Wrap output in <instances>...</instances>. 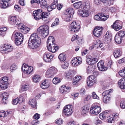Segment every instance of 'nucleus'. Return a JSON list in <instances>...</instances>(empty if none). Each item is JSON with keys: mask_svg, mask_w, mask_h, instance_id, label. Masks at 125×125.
Masks as SVG:
<instances>
[{"mask_svg": "<svg viewBox=\"0 0 125 125\" xmlns=\"http://www.w3.org/2000/svg\"><path fill=\"white\" fill-rule=\"evenodd\" d=\"M101 109L100 106L94 104L91 108L90 113L93 114L97 115L100 112Z\"/></svg>", "mask_w": 125, "mask_h": 125, "instance_id": "423d86ee", "label": "nucleus"}, {"mask_svg": "<svg viewBox=\"0 0 125 125\" xmlns=\"http://www.w3.org/2000/svg\"><path fill=\"white\" fill-rule=\"evenodd\" d=\"M90 5L89 2H86L83 6V9L84 10L88 11L90 10Z\"/></svg>", "mask_w": 125, "mask_h": 125, "instance_id": "cd10ccee", "label": "nucleus"}, {"mask_svg": "<svg viewBox=\"0 0 125 125\" xmlns=\"http://www.w3.org/2000/svg\"><path fill=\"white\" fill-rule=\"evenodd\" d=\"M47 48L49 51L52 52H55L58 48L57 46L55 45V44L53 46H47Z\"/></svg>", "mask_w": 125, "mask_h": 125, "instance_id": "5701e85b", "label": "nucleus"}, {"mask_svg": "<svg viewBox=\"0 0 125 125\" xmlns=\"http://www.w3.org/2000/svg\"><path fill=\"white\" fill-rule=\"evenodd\" d=\"M102 2L106 6H108L113 4V2L111 0H101Z\"/></svg>", "mask_w": 125, "mask_h": 125, "instance_id": "7c9ffc66", "label": "nucleus"}, {"mask_svg": "<svg viewBox=\"0 0 125 125\" xmlns=\"http://www.w3.org/2000/svg\"><path fill=\"white\" fill-rule=\"evenodd\" d=\"M11 2L10 0H2L0 1V7L1 8L5 9L11 5Z\"/></svg>", "mask_w": 125, "mask_h": 125, "instance_id": "ddd939ff", "label": "nucleus"}, {"mask_svg": "<svg viewBox=\"0 0 125 125\" xmlns=\"http://www.w3.org/2000/svg\"><path fill=\"white\" fill-rule=\"evenodd\" d=\"M122 40V38L116 34L115 37V40L116 42L118 44L121 43Z\"/></svg>", "mask_w": 125, "mask_h": 125, "instance_id": "bb28decb", "label": "nucleus"}, {"mask_svg": "<svg viewBox=\"0 0 125 125\" xmlns=\"http://www.w3.org/2000/svg\"><path fill=\"white\" fill-rule=\"evenodd\" d=\"M24 68H28V70H26V73L27 74H29L32 72L33 70V68L32 66L29 67L26 64H25L24 65Z\"/></svg>", "mask_w": 125, "mask_h": 125, "instance_id": "393cba45", "label": "nucleus"}, {"mask_svg": "<svg viewBox=\"0 0 125 125\" xmlns=\"http://www.w3.org/2000/svg\"><path fill=\"white\" fill-rule=\"evenodd\" d=\"M121 107L122 108H125V100H123L121 102L120 104Z\"/></svg>", "mask_w": 125, "mask_h": 125, "instance_id": "bf43d9fd", "label": "nucleus"}, {"mask_svg": "<svg viewBox=\"0 0 125 125\" xmlns=\"http://www.w3.org/2000/svg\"><path fill=\"white\" fill-rule=\"evenodd\" d=\"M2 97L3 98H5V99H7L8 98V94L7 93H4L2 94Z\"/></svg>", "mask_w": 125, "mask_h": 125, "instance_id": "774afa93", "label": "nucleus"}, {"mask_svg": "<svg viewBox=\"0 0 125 125\" xmlns=\"http://www.w3.org/2000/svg\"><path fill=\"white\" fill-rule=\"evenodd\" d=\"M40 6L42 8L43 7H46L47 5L46 2L45 0H42L40 2Z\"/></svg>", "mask_w": 125, "mask_h": 125, "instance_id": "79ce46f5", "label": "nucleus"}, {"mask_svg": "<svg viewBox=\"0 0 125 125\" xmlns=\"http://www.w3.org/2000/svg\"><path fill=\"white\" fill-rule=\"evenodd\" d=\"M59 23V19L56 18L55 19L54 22H53L51 25V27H53L56 25L58 24Z\"/></svg>", "mask_w": 125, "mask_h": 125, "instance_id": "8fccbe9b", "label": "nucleus"}, {"mask_svg": "<svg viewBox=\"0 0 125 125\" xmlns=\"http://www.w3.org/2000/svg\"><path fill=\"white\" fill-rule=\"evenodd\" d=\"M48 69L53 75L55 74L57 72V69L53 67L50 68Z\"/></svg>", "mask_w": 125, "mask_h": 125, "instance_id": "473e14b6", "label": "nucleus"}, {"mask_svg": "<svg viewBox=\"0 0 125 125\" xmlns=\"http://www.w3.org/2000/svg\"><path fill=\"white\" fill-rule=\"evenodd\" d=\"M53 55H51V53L48 52H46L43 55V58L46 59L47 57H49L51 58H52Z\"/></svg>", "mask_w": 125, "mask_h": 125, "instance_id": "ea45409f", "label": "nucleus"}, {"mask_svg": "<svg viewBox=\"0 0 125 125\" xmlns=\"http://www.w3.org/2000/svg\"><path fill=\"white\" fill-rule=\"evenodd\" d=\"M111 99L109 96H104L103 100L104 103L108 104L109 103Z\"/></svg>", "mask_w": 125, "mask_h": 125, "instance_id": "f704fd0d", "label": "nucleus"}, {"mask_svg": "<svg viewBox=\"0 0 125 125\" xmlns=\"http://www.w3.org/2000/svg\"><path fill=\"white\" fill-rule=\"evenodd\" d=\"M16 68V66L15 64H12L10 68V69L11 71H11H12V70H15Z\"/></svg>", "mask_w": 125, "mask_h": 125, "instance_id": "69168bd1", "label": "nucleus"}, {"mask_svg": "<svg viewBox=\"0 0 125 125\" xmlns=\"http://www.w3.org/2000/svg\"><path fill=\"white\" fill-rule=\"evenodd\" d=\"M82 3L81 1L77 2L73 4V6L75 8L78 9L80 8L82 6Z\"/></svg>", "mask_w": 125, "mask_h": 125, "instance_id": "72a5a7b5", "label": "nucleus"}, {"mask_svg": "<svg viewBox=\"0 0 125 125\" xmlns=\"http://www.w3.org/2000/svg\"><path fill=\"white\" fill-rule=\"evenodd\" d=\"M107 118H108L107 119L108 120V122L109 123H114V118L113 117H111L110 116H108V117H107Z\"/></svg>", "mask_w": 125, "mask_h": 125, "instance_id": "13d9d810", "label": "nucleus"}, {"mask_svg": "<svg viewBox=\"0 0 125 125\" xmlns=\"http://www.w3.org/2000/svg\"><path fill=\"white\" fill-rule=\"evenodd\" d=\"M41 79L40 75L37 74H35L33 77V80L35 83H37Z\"/></svg>", "mask_w": 125, "mask_h": 125, "instance_id": "c756f323", "label": "nucleus"}, {"mask_svg": "<svg viewBox=\"0 0 125 125\" xmlns=\"http://www.w3.org/2000/svg\"><path fill=\"white\" fill-rule=\"evenodd\" d=\"M103 28L100 26H97L94 29L93 33L94 35L97 37H100L102 33Z\"/></svg>", "mask_w": 125, "mask_h": 125, "instance_id": "9b49d317", "label": "nucleus"}, {"mask_svg": "<svg viewBox=\"0 0 125 125\" xmlns=\"http://www.w3.org/2000/svg\"><path fill=\"white\" fill-rule=\"evenodd\" d=\"M55 40L53 37L52 36H49L47 41V42L48 44L49 43V42H52V41H54Z\"/></svg>", "mask_w": 125, "mask_h": 125, "instance_id": "6e6d98bb", "label": "nucleus"}, {"mask_svg": "<svg viewBox=\"0 0 125 125\" xmlns=\"http://www.w3.org/2000/svg\"><path fill=\"white\" fill-rule=\"evenodd\" d=\"M42 12V11L41 9H38L34 11L33 12V14L35 19L38 20L41 19Z\"/></svg>", "mask_w": 125, "mask_h": 125, "instance_id": "f8f14e48", "label": "nucleus"}, {"mask_svg": "<svg viewBox=\"0 0 125 125\" xmlns=\"http://www.w3.org/2000/svg\"><path fill=\"white\" fill-rule=\"evenodd\" d=\"M85 89L84 88H82L80 92V94L82 95H84L85 93Z\"/></svg>", "mask_w": 125, "mask_h": 125, "instance_id": "338daca9", "label": "nucleus"}, {"mask_svg": "<svg viewBox=\"0 0 125 125\" xmlns=\"http://www.w3.org/2000/svg\"><path fill=\"white\" fill-rule=\"evenodd\" d=\"M118 84L119 87L121 89H125V78L119 80Z\"/></svg>", "mask_w": 125, "mask_h": 125, "instance_id": "aec40b11", "label": "nucleus"}, {"mask_svg": "<svg viewBox=\"0 0 125 125\" xmlns=\"http://www.w3.org/2000/svg\"><path fill=\"white\" fill-rule=\"evenodd\" d=\"M72 107V106L70 105H68L64 107L63 111L66 115L68 116L72 114L73 112Z\"/></svg>", "mask_w": 125, "mask_h": 125, "instance_id": "1a4fd4ad", "label": "nucleus"}, {"mask_svg": "<svg viewBox=\"0 0 125 125\" xmlns=\"http://www.w3.org/2000/svg\"><path fill=\"white\" fill-rule=\"evenodd\" d=\"M93 66L91 65H90L88 66L87 68V73H91L93 71Z\"/></svg>", "mask_w": 125, "mask_h": 125, "instance_id": "5fc2aeb1", "label": "nucleus"}, {"mask_svg": "<svg viewBox=\"0 0 125 125\" xmlns=\"http://www.w3.org/2000/svg\"><path fill=\"white\" fill-rule=\"evenodd\" d=\"M74 13V11L73 9L72 8H69L66 10L65 14L73 16Z\"/></svg>", "mask_w": 125, "mask_h": 125, "instance_id": "b1692460", "label": "nucleus"}, {"mask_svg": "<svg viewBox=\"0 0 125 125\" xmlns=\"http://www.w3.org/2000/svg\"><path fill=\"white\" fill-rule=\"evenodd\" d=\"M63 122V121L62 119L59 118L56 119L55 121V123L57 124L61 125Z\"/></svg>", "mask_w": 125, "mask_h": 125, "instance_id": "603ef678", "label": "nucleus"}, {"mask_svg": "<svg viewBox=\"0 0 125 125\" xmlns=\"http://www.w3.org/2000/svg\"><path fill=\"white\" fill-rule=\"evenodd\" d=\"M104 63L103 61H100L97 63V66L98 69L102 71H104L107 70V68L104 65Z\"/></svg>", "mask_w": 125, "mask_h": 125, "instance_id": "dca6fc26", "label": "nucleus"}, {"mask_svg": "<svg viewBox=\"0 0 125 125\" xmlns=\"http://www.w3.org/2000/svg\"><path fill=\"white\" fill-rule=\"evenodd\" d=\"M81 78V76L79 77L78 76H76L73 78V84L75 85L80 80Z\"/></svg>", "mask_w": 125, "mask_h": 125, "instance_id": "c9c22d12", "label": "nucleus"}, {"mask_svg": "<svg viewBox=\"0 0 125 125\" xmlns=\"http://www.w3.org/2000/svg\"><path fill=\"white\" fill-rule=\"evenodd\" d=\"M78 14L82 17H86L89 15L88 11L85 10H79L77 12Z\"/></svg>", "mask_w": 125, "mask_h": 125, "instance_id": "2eb2a0df", "label": "nucleus"}, {"mask_svg": "<svg viewBox=\"0 0 125 125\" xmlns=\"http://www.w3.org/2000/svg\"><path fill=\"white\" fill-rule=\"evenodd\" d=\"M92 97L94 99H98L99 98V97L94 92H93L92 93Z\"/></svg>", "mask_w": 125, "mask_h": 125, "instance_id": "864d4df0", "label": "nucleus"}, {"mask_svg": "<svg viewBox=\"0 0 125 125\" xmlns=\"http://www.w3.org/2000/svg\"><path fill=\"white\" fill-rule=\"evenodd\" d=\"M50 14V13L47 12H42L41 19H42V20H43L44 19L47 18Z\"/></svg>", "mask_w": 125, "mask_h": 125, "instance_id": "e433bc0d", "label": "nucleus"}, {"mask_svg": "<svg viewBox=\"0 0 125 125\" xmlns=\"http://www.w3.org/2000/svg\"><path fill=\"white\" fill-rule=\"evenodd\" d=\"M116 34L123 38L125 35V32L123 31H121L118 32V34Z\"/></svg>", "mask_w": 125, "mask_h": 125, "instance_id": "a18cd8bd", "label": "nucleus"}, {"mask_svg": "<svg viewBox=\"0 0 125 125\" xmlns=\"http://www.w3.org/2000/svg\"><path fill=\"white\" fill-rule=\"evenodd\" d=\"M8 20L10 23L11 25L15 24L16 25L17 24L19 25V26H21V27H20V29H23L24 30H26L27 33L30 30V28L27 27L25 29V28L23 27L22 25L20 24V20L17 19L15 16H10L8 17Z\"/></svg>", "mask_w": 125, "mask_h": 125, "instance_id": "f03ea898", "label": "nucleus"}, {"mask_svg": "<svg viewBox=\"0 0 125 125\" xmlns=\"http://www.w3.org/2000/svg\"><path fill=\"white\" fill-rule=\"evenodd\" d=\"M8 78L6 77H2L0 81V87L2 89H5L8 87Z\"/></svg>", "mask_w": 125, "mask_h": 125, "instance_id": "6e6552de", "label": "nucleus"}, {"mask_svg": "<svg viewBox=\"0 0 125 125\" xmlns=\"http://www.w3.org/2000/svg\"><path fill=\"white\" fill-rule=\"evenodd\" d=\"M41 42V38L37 33L32 34L28 41V46L30 48L35 49L39 46Z\"/></svg>", "mask_w": 125, "mask_h": 125, "instance_id": "f257e3e1", "label": "nucleus"}, {"mask_svg": "<svg viewBox=\"0 0 125 125\" xmlns=\"http://www.w3.org/2000/svg\"><path fill=\"white\" fill-rule=\"evenodd\" d=\"M53 75L48 69L46 72V77H51Z\"/></svg>", "mask_w": 125, "mask_h": 125, "instance_id": "3c124183", "label": "nucleus"}, {"mask_svg": "<svg viewBox=\"0 0 125 125\" xmlns=\"http://www.w3.org/2000/svg\"><path fill=\"white\" fill-rule=\"evenodd\" d=\"M62 88L61 89V92L62 93L65 94L66 93H68L70 91L71 88L69 87H66L65 85H63L62 86Z\"/></svg>", "mask_w": 125, "mask_h": 125, "instance_id": "4be33fe9", "label": "nucleus"}, {"mask_svg": "<svg viewBox=\"0 0 125 125\" xmlns=\"http://www.w3.org/2000/svg\"><path fill=\"white\" fill-rule=\"evenodd\" d=\"M82 114H86L88 112L89 110V108L86 106L83 107L82 108Z\"/></svg>", "mask_w": 125, "mask_h": 125, "instance_id": "4c0bfd02", "label": "nucleus"}, {"mask_svg": "<svg viewBox=\"0 0 125 125\" xmlns=\"http://www.w3.org/2000/svg\"><path fill=\"white\" fill-rule=\"evenodd\" d=\"M49 27L47 25H44L40 26L38 29V33L41 35L46 36L48 34Z\"/></svg>", "mask_w": 125, "mask_h": 125, "instance_id": "20e7f679", "label": "nucleus"}, {"mask_svg": "<svg viewBox=\"0 0 125 125\" xmlns=\"http://www.w3.org/2000/svg\"><path fill=\"white\" fill-rule=\"evenodd\" d=\"M60 79L59 78L56 77L54 78L52 80L53 83L55 84H56L57 83L60 82Z\"/></svg>", "mask_w": 125, "mask_h": 125, "instance_id": "de8ad7c7", "label": "nucleus"}, {"mask_svg": "<svg viewBox=\"0 0 125 125\" xmlns=\"http://www.w3.org/2000/svg\"><path fill=\"white\" fill-rule=\"evenodd\" d=\"M80 28L79 24H77L76 22H73L70 24L69 30L72 32H76Z\"/></svg>", "mask_w": 125, "mask_h": 125, "instance_id": "39448f33", "label": "nucleus"}, {"mask_svg": "<svg viewBox=\"0 0 125 125\" xmlns=\"http://www.w3.org/2000/svg\"><path fill=\"white\" fill-rule=\"evenodd\" d=\"M93 78H94V76H91L88 77L87 80V83L88 86L91 87L93 86L94 83H95V82Z\"/></svg>", "mask_w": 125, "mask_h": 125, "instance_id": "4468645a", "label": "nucleus"}, {"mask_svg": "<svg viewBox=\"0 0 125 125\" xmlns=\"http://www.w3.org/2000/svg\"><path fill=\"white\" fill-rule=\"evenodd\" d=\"M46 80H45L41 85V87L43 89H45L48 88L50 86L49 83L46 82Z\"/></svg>", "mask_w": 125, "mask_h": 125, "instance_id": "a878e982", "label": "nucleus"}, {"mask_svg": "<svg viewBox=\"0 0 125 125\" xmlns=\"http://www.w3.org/2000/svg\"><path fill=\"white\" fill-rule=\"evenodd\" d=\"M29 104L31 105L32 107L33 108H35L36 106V102L35 99H31L29 101Z\"/></svg>", "mask_w": 125, "mask_h": 125, "instance_id": "c85d7f7f", "label": "nucleus"}, {"mask_svg": "<svg viewBox=\"0 0 125 125\" xmlns=\"http://www.w3.org/2000/svg\"><path fill=\"white\" fill-rule=\"evenodd\" d=\"M111 35L106 33L103 38V42L105 43H108L111 42Z\"/></svg>", "mask_w": 125, "mask_h": 125, "instance_id": "f3484780", "label": "nucleus"}, {"mask_svg": "<svg viewBox=\"0 0 125 125\" xmlns=\"http://www.w3.org/2000/svg\"><path fill=\"white\" fill-rule=\"evenodd\" d=\"M58 58L60 61L63 62L65 60L66 56L65 54L61 53L59 55Z\"/></svg>", "mask_w": 125, "mask_h": 125, "instance_id": "2f4dec72", "label": "nucleus"}, {"mask_svg": "<svg viewBox=\"0 0 125 125\" xmlns=\"http://www.w3.org/2000/svg\"><path fill=\"white\" fill-rule=\"evenodd\" d=\"M12 49V46L7 45H2L0 47V51L2 53H7L8 52L11 51Z\"/></svg>", "mask_w": 125, "mask_h": 125, "instance_id": "0eeeda50", "label": "nucleus"}, {"mask_svg": "<svg viewBox=\"0 0 125 125\" xmlns=\"http://www.w3.org/2000/svg\"><path fill=\"white\" fill-rule=\"evenodd\" d=\"M24 100V99L23 98V95H20L19 97V98L18 100V103L20 104L22 102H23Z\"/></svg>", "mask_w": 125, "mask_h": 125, "instance_id": "4d7b16f0", "label": "nucleus"}, {"mask_svg": "<svg viewBox=\"0 0 125 125\" xmlns=\"http://www.w3.org/2000/svg\"><path fill=\"white\" fill-rule=\"evenodd\" d=\"M79 58V57H76L72 60L71 63H72V65L75 67L77 66L81 62V60L77 61V60H78Z\"/></svg>", "mask_w": 125, "mask_h": 125, "instance_id": "a211bd4d", "label": "nucleus"}, {"mask_svg": "<svg viewBox=\"0 0 125 125\" xmlns=\"http://www.w3.org/2000/svg\"><path fill=\"white\" fill-rule=\"evenodd\" d=\"M19 98H17L13 99V100L12 104L14 105L18 103Z\"/></svg>", "mask_w": 125, "mask_h": 125, "instance_id": "680f3d73", "label": "nucleus"}, {"mask_svg": "<svg viewBox=\"0 0 125 125\" xmlns=\"http://www.w3.org/2000/svg\"><path fill=\"white\" fill-rule=\"evenodd\" d=\"M91 56L87 57L86 61L89 64L92 65L95 63L97 62V59H92L90 58Z\"/></svg>", "mask_w": 125, "mask_h": 125, "instance_id": "6ab92c4d", "label": "nucleus"}, {"mask_svg": "<svg viewBox=\"0 0 125 125\" xmlns=\"http://www.w3.org/2000/svg\"><path fill=\"white\" fill-rule=\"evenodd\" d=\"M29 87V85L27 84H25L24 85L22 86L21 88V89L23 91H26L28 89Z\"/></svg>", "mask_w": 125, "mask_h": 125, "instance_id": "37998d69", "label": "nucleus"}, {"mask_svg": "<svg viewBox=\"0 0 125 125\" xmlns=\"http://www.w3.org/2000/svg\"><path fill=\"white\" fill-rule=\"evenodd\" d=\"M119 73L121 77L125 76V73L124 69L120 71L119 72Z\"/></svg>", "mask_w": 125, "mask_h": 125, "instance_id": "052dcab7", "label": "nucleus"}, {"mask_svg": "<svg viewBox=\"0 0 125 125\" xmlns=\"http://www.w3.org/2000/svg\"><path fill=\"white\" fill-rule=\"evenodd\" d=\"M110 90H106L104 92L102 93V95L103 96H109V95H110L109 94L111 92Z\"/></svg>", "mask_w": 125, "mask_h": 125, "instance_id": "49530a36", "label": "nucleus"}, {"mask_svg": "<svg viewBox=\"0 0 125 125\" xmlns=\"http://www.w3.org/2000/svg\"><path fill=\"white\" fill-rule=\"evenodd\" d=\"M72 16L69 15L67 14L65 15V21H69L72 20Z\"/></svg>", "mask_w": 125, "mask_h": 125, "instance_id": "a19ab883", "label": "nucleus"}, {"mask_svg": "<svg viewBox=\"0 0 125 125\" xmlns=\"http://www.w3.org/2000/svg\"><path fill=\"white\" fill-rule=\"evenodd\" d=\"M122 54V51L119 49L115 50L114 51V55L115 58L119 57Z\"/></svg>", "mask_w": 125, "mask_h": 125, "instance_id": "412c9836", "label": "nucleus"}, {"mask_svg": "<svg viewBox=\"0 0 125 125\" xmlns=\"http://www.w3.org/2000/svg\"><path fill=\"white\" fill-rule=\"evenodd\" d=\"M57 1L58 0H54V2L52 3L51 6L53 9H54L56 8Z\"/></svg>", "mask_w": 125, "mask_h": 125, "instance_id": "09e8293b", "label": "nucleus"}, {"mask_svg": "<svg viewBox=\"0 0 125 125\" xmlns=\"http://www.w3.org/2000/svg\"><path fill=\"white\" fill-rule=\"evenodd\" d=\"M13 38L15 39V43L17 45H20L23 41V37L21 33H19L18 32H14L11 38L12 39Z\"/></svg>", "mask_w": 125, "mask_h": 125, "instance_id": "7ed1b4c3", "label": "nucleus"}, {"mask_svg": "<svg viewBox=\"0 0 125 125\" xmlns=\"http://www.w3.org/2000/svg\"><path fill=\"white\" fill-rule=\"evenodd\" d=\"M69 65L68 63L67 62H65L62 65L61 67L64 69H66L68 68Z\"/></svg>", "mask_w": 125, "mask_h": 125, "instance_id": "c03bdc74", "label": "nucleus"}, {"mask_svg": "<svg viewBox=\"0 0 125 125\" xmlns=\"http://www.w3.org/2000/svg\"><path fill=\"white\" fill-rule=\"evenodd\" d=\"M101 17L98 15H96L94 16V19L96 21H101Z\"/></svg>", "mask_w": 125, "mask_h": 125, "instance_id": "e2e57ef3", "label": "nucleus"}, {"mask_svg": "<svg viewBox=\"0 0 125 125\" xmlns=\"http://www.w3.org/2000/svg\"><path fill=\"white\" fill-rule=\"evenodd\" d=\"M122 22L121 21L117 20L115 22L112 26L115 31H117L122 28Z\"/></svg>", "mask_w": 125, "mask_h": 125, "instance_id": "9d476101", "label": "nucleus"}, {"mask_svg": "<svg viewBox=\"0 0 125 125\" xmlns=\"http://www.w3.org/2000/svg\"><path fill=\"white\" fill-rule=\"evenodd\" d=\"M100 16H101V21H105L109 17L108 15L105 16V15H104V14L102 15V14L100 15Z\"/></svg>", "mask_w": 125, "mask_h": 125, "instance_id": "58836bf2", "label": "nucleus"}, {"mask_svg": "<svg viewBox=\"0 0 125 125\" xmlns=\"http://www.w3.org/2000/svg\"><path fill=\"white\" fill-rule=\"evenodd\" d=\"M118 63L119 64L125 63V57L119 60L118 61Z\"/></svg>", "mask_w": 125, "mask_h": 125, "instance_id": "0e129e2a", "label": "nucleus"}]
</instances>
